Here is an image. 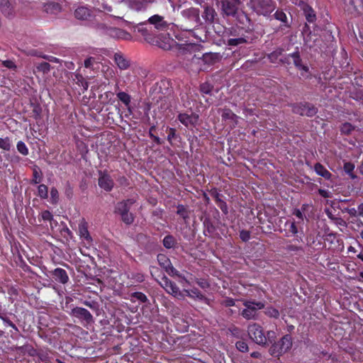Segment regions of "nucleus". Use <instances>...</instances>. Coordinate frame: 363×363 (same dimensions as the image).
Here are the masks:
<instances>
[{
	"label": "nucleus",
	"instance_id": "obj_10",
	"mask_svg": "<svg viewBox=\"0 0 363 363\" xmlns=\"http://www.w3.org/2000/svg\"><path fill=\"white\" fill-rule=\"evenodd\" d=\"M170 31L172 32V35L176 39L186 43L189 42V40L185 39L193 35L192 29H183L182 27L179 28L177 25V28H171Z\"/></svg>",
	"mask_w": 363,
	"mask_h": 363
},
{
	"label": "nucleus",
	"instance_id": "obj_27",
	"mask_svg": "<svg viewBox=\"0 0 363 363\" xmlns=\"http://www.w3.org/2000/svg\"><path fill=\"white\" fill-rule=\"evenodd\" d=\"M289 56H290L291 58L292 59L293 64L297 69H300V67L305 64L303 62L302 58L301 57V54L298 48H296V51L291 54H289Z\"/></svg>",
	"mask_w": 363,
	"mask_h": 363
},
{
	"label": "nucleus",
	"instance_id": "obj_6",
	"mask_svg": "<svg viewBox=\"0 0 363 363\" xmlns=\"http://www.w3.org/2000/svg\"><path fill=\"white\" fill-rule=\"evenodd\" d=\"M125 2L128 7L136 11H144L154 2V0H120Z\"/></svg>",
	"mask_w": 363,
	"mask_h": 363
},
{
	"label": "nucleus",
	"instance_id": "obj_3",
	"mask_svg": "<svg viewBox=\"0 0 363 363\" xmlns=\"http://www.w3.org/2000/svg\"><path fill=\"white\" fill-rule=\"evenodd\" d=\"M284 232L285 237H294L293 241L294 242H303V231L302 230H298L297 223L294 219L288 220L285 222Z\"/></svg>",
	"mask_w": 363,
	"mask_h": 363
},
{
	"label": "nucleus",
	"instance_id": "obj_52",
	"mask_svg": "<svg viewBox=\"0 0 363 363\" xmlns=\"http://www.w3.org/2000/svg\"><path fill=\"white\" fill-rule=\"evenodd\" d=\"M236 347L241 352H246L248 350V346L244 341H238L236 342Z\"/></svg>",
	"mask_w": 363,
	"mask_h": 363
},
{
	"label": "nucleus",
	"instance_id": "obj_4",
	"mask_svg": "<svg viewBox=\"0 0 363 363\" xmlns=\"http://www.w3.org/2000/svg\"><path fill=\"white\" fill-rule=\"evenodd\" d=\"M291 107L294 113L302 116L313 117L318 113V108L309 102L294 103Z\"/></svg>",
	"mask_w": 363,
	"mask_h": 363
},
{
	"label": "nucleus",
	"instance_id": "obj_49",
	"mask_svg": "<svg viewBox=\"0 0 363 363\" xmlns=\"http://www.w3.org/2000/svg\"><path fill=\"white\" fill-rule=\"evenodd\" d=\"M0 318L3 320L4 322V324L5 326H9V327H11L13 330H15L16 331H18V328L16 326L15 324H13L9 318H7L6 317L4 316V315H0Z\"/></svg>",
	"mask_w": 363,
	"mask_h": 363
},
{
	"label": "nucleus",
	"instance_id": "obj_13",
	"mask_svg": "<svg viewBox=\"0 0 363 363\" xmlns=\"http://www.w3.org/2000/svg\"><path fill=\"white\" fill-rule=\"evenodd\" d=\"M157 261L161 267H162L169 274L177 275V271L172 266L170 260L163 254L157 255Z\"/></svg>",
	"mask_w": 363,
	"mask_h": 363
},
{
	"label": "nucleus",
	"instance_id": "obj_64",
	"mask_svg": "<svg viewBox=\"0 0 363 363\" xmlns=\"http://www.w3.org/2000/svg\"><path fill=\"white\" fill-rule=\"evenodd\" d=\"M357 215L363 218V203L357 206Z\"/></svg>",
	"mask_w": 363,
	"mask_h": 363
},
{
	"label": "nucleus",
	"instance_id": "obj_54",
	"mask_svg": "<svg viewBox=\"0 0 363 363\" xmlns=\"http://www.w3.org/2000/svg\"><path fill=\"white\" fill-rule=\"evenodd\" d=\"M245 42V40L242 38H231L228 40V44L230 45H234V46H236V45H238L242 43Z\"/></svg>",
	"mask_w": 363,
	"mask_h": 363
},
{
	"label": "nucleus",
	"instance_id": "obj_11",
	"mask_svg": "<svg viewBox=\"0 0 363 363\" xmlns=\"http://www.w3.org/2000/svg\"><path fill=\"white\" fill-rule=\"evenodd\" d=\"M113 181L106 173L100 172L99 178V185L101 189L106 191H110L113 187Z\"/></svg>",
	"mask_w": 363,
	"mask_h": 363
},
{
	"label": "nucleus",
	"instance_id": "obj_46",
	"mask_svg": "<svg viewBox=\"0 0 363 363\" xmlns=\"http://www.w3.org/2000/svg\"><path fill=\"white\" fill-rule=\"evenodd\" d=\"M164 246L167 248H171L174 245V239L171 235L165 236L163 240Z\"/></svg>",
	"mask_w": 363,
	"mask_h": 363
},
{
	"label": "nucleus",
	"instance_id": "obj_55",
	"mask_svg": "<svg viewBox=\"0 0 363 363\" xmlns=\"http://www.w3.org/2000/svg\"><path fill=\"white\" fill-rule=\"evenodd\" d=\"M342 211L348 213L352 217L357 216V211L354 208H345Z\"/></svg>",
	"mask_w": 363,
	"mask_h": 363
},
{
	"label": "nucleus",
	"instance_id": "obj_37",
	"mask_svg": "<svg viewBox=\"0 0 363 363\" xmlns=\"http://www.w3.org/2000/svg\"><path fill=\"white\" fill-rule=\"evenodd\" d=\"M158 43V46L160 48H161L163 50H170L174 43V41L172 38L168 37L167 38H165V41H163V42H157Z\"/></svg>",
	"mask_w": 363,
	"mask_h": 363
},
{
	"label": "nucleus",
	"instance_id": "obj_47",
	"mask_svg": "<svg viewBox=\"0 0 363 363\" xmlns=\"http://www.w3.org/2000/svg\"><path fill=\"white\" fill-rule=\"evenodd\" d=\"M59 200V194L56 188L52 187L50 190V201L52 203H57Z\"/></svg>",
	"mask_w": 363,
	"mask_h": 363
},
{
	"label": "nucleus",
	"instance_id": "obj_31",
	"mask_svg": "<svg viewBox=\"0 0 363 363\" xmlns=\"http://www.w3.org/2000/svg\"><path fill=\"white\" fill-rule=\"evenodd\" d=\"M274 17L275 19L282 22L284 23V26L290 27V25L288 23V19L286 13L282 10H277L274 13Z\"/></svg>",
	"mask_w": 363,
	"mask_h": 363
},
{
	"label": "nucleus",
	"instance_id": "obj_59",
	"mask_svg": "<svg viewBox=\"0 0 363 363\" xmlns=\"http://www.w3.org/2000/svg\"><path fill=\"white\" fill-rule=\"evenodd\" d=\"M95 62V59L94 57H89L84 61V67L86 68L92 69L94 67V63Z\"/></svg>",
	"mask_w": 363,
	"mask_h": 363
},
{
	"label": "nucleus",
	"instance_id": "obj_20",
	"mask_svg": "<svg viewBox=\"0 0 363 363\" xmlns=\"http://www.w3.org/2000/svg\"><path fill=\"white\" fill-rule=\"evenodd\" d=\"M315 173L326 180H331L333 174L320 162H317L313 167Z\"/></svg>",
	"mask_w": 363,
	"mask_h": 363
},
{
	"label": "nucleus",
	"instance_id": "obj_22",
	"mask_svg": "<svg viewBox=\"0 0 363 363\" xmlns=\"http://www.w3.org/2000/svg\"><path fill=\"white\" fill-rule=\"evenodd\" d=\"M52 274L55 279L61 284H65L69 281L67 272L62 268H56Z\"/></svg>",
	"mask_w": 363,
	"mask_h": 363
},
{
	"label": "nucleus",
	"instance_id": "obj_57",
	"mask_svg": "<svg viewBox=\"0 0 363 363\" xmlns=\"http://www.w3.org/2000/svg\"><path fill=\"white\" fill-rule=\"evenodd\" d=\"M2 65L10 69H16V65L12 60H4L2 61Z\"/></svg>",
	"mask_w": 363,
	"mask_h": 363
},
{
	"label": "nucleus",
	"instance_id": "obj_44",
	"mask_svg": "<svg viewBox=\"0 0 363 363\" xmlns=\"http://www.w3.org/2000/svg\"><path fill=\"white\" fill-rule=\"evenodd\" d=\"M11 147V143L9 138H0V148L9 151Z\"/></svg>",
	"mask_w": 363,
	"mask_h": 363
},
{
	"label": "nucleus",
	"instance_id": "obj_53",
	"mask_svg": "<svg viewBox=\"0 0 363 363\" xmlns=\"http://www.w3.org/2000/svg\"><path fill=\"white\" fill-rule=\"evenodd\" d=\"M250 246H251V251L256 247L257 248L258 251H260L259 254H262V252L264 251V247H263L264 245L262 244L259 243V242H255V241L251 242Z\"/></svg>",
	"mask_w": 363,
	"mask_h": 363
},
{
	"label": "nucleus",
	"instance_id": "obj_26",
	"mask_svg": "<svg viewBox=\"0 0 363 363\" xmlns=\"http://www.w3.org/2000/svg\"><path fill=\"white\" fill-rule=\"evenodd\" d=\"M101 72L104 78L107 80L112 79L116 77V72L114 69L108 64H102Z\"/></svg>",
	"mask_w": 363,
	"mask_h": 363
},
{
	"label": "nucleus",
	"instance_id": "obj_36",
	"mask_svg": "<svg viewBox=\"0 0 363 363\" xmlns=\"http://www.w3.org/2000/svg\"><path fill=\"white\" fill-rule=\"evenodd\" d=\"M340 130L341 134L348 135L351 134V133L354 130V126L352 125L350 123L345 122L342 124Z\"/></svg>",
	"mask_w": 363,
	"mask_h": 363
},
{
	"label": "nucleus",
	"instance_id": "obj_14",
	"mask_svg": "<svg viewBox=\"0 0 363 363\" xmlns=\"http://www.w3.org/2000/svg\"><path fill=\"white\" fill-rule=\"evenodd\" d=\"M298 5L303 11L306 21L310 23H314L316 21V15L313 8L303 1H301Z\"/></svg>",
	"mask_w": 363,
	"mask_h": 363
},
{
	"label": "nucleus",
	"instance_id": "obj_23",
	"mask_svg": "<svg viewBox=\"0 0 363 363\" xmlns=\"http://www.w3.org/2000/svg\"><path fill=\"white\" fill-rule=\"evenodd\" d=\"M113 59L117 66L121 69H126L130 66L129 61L120 53H115Z\"/></svg>",
	"mask_w": 363,
	"mask_h": 363
},
{
	"label": "nucleus",
	"instance_id": "obj_62",
	"mask_svg": "<svg viewBox=\"0 0 363 363\" xmlns=\"http://www.w3.org/2000/svg\"><path fill=\"white\" fill-rule=\"evenodd\" d=\"M242 240L247 242L250 240V233L248 231L242 230L240 234Z\"/></svg>",
	"mask_w": 363,
	"mask_h": 363
},
{
	"label": "nucleus",
	"instance_id": "obj_29",
	"mask_svg": "<svg viewBox=\"0 0 363 363\" xmlns=\"http://www.w3.org/2000/svg\"><path fill=\"white\" fill-rule=\"evenodd\" d=\"M343 169L345 172L349 175V177L352 179H357V175L354 174V164L350 162H347L344 163Z\"/></svg>",
	"mask_w": 363,
	"mask_h": 363
},
{
	"label": "nucleus",
	"instance_id": "obj_61",
	"mask_svg": "<svg viewBox=\"0 0 363 363\" xmlns=\"http://www.w3.org/2000/svg\"><path fill=\"white\" fill-rule=\"evenodd\" d=\"M318 192L320 196L325 199L331 197V193L328 190L319 189Z\"/></svg>",
	"mask_w": 363,
	"mask_h": 363
},
{
	"label": "nucleus",
	"instance_id": "obj_15",
	"mask_svg": "<svg viewBox=\"0 0 363 363\" xmlns=\"http://www.w3.org/2000/svg\"><path fill=\"white\" fill-rule=\"evenodd\" d=\"M238 0L234 1H224L222 5L223 13L227 16H234L238 10Z\"/></svg>",
	"mask_w": 363,
	"mask_h": 363
},
{
	"label": "nucleus",
	"instance_id": "obj_21",
	"mask_svg": "<svg viewBox=\"0 0 363 363\" xmlns=\"http://www.w3.org/2000/svg\"><path fill=\"white\" fill-rule=\"evenodd\" d=\"M72 80L81 88V91L82 92H84L87 90L89 87V83L84 79L82 74L79 73L72 74Z\"/></svg>",
	"mask_w": 363,
	"mask_h": 363
},
{
	"label": "nucleus",
	"instance_id": "obj_18",
	"mask_svg": "<svg viewBox=\"0 0 363 363\" xmlns=\"http://www.w3.org/2000/svg\"><path fill=\"white\" fill-rule=\"evenodd\" d=\"M109 36L118 39H122L125 40H129L132 38L131 35L127 31L116 28H112L110 30Z\"/></svg>",
	"mask_w": 363,
	"mask_h": 363
},
{
	"label": "nucleus",
	"instance_id": "obj_42",
	"mask_svg": "<svg viewBox=\"0 0 363 363\" xmlns=\"http://www.w3.org/2000/svg\"><path fill=\"white\" fill-rule=\"evenodd\" d=\"M50 69V65L48 62H42L36 65V70L43 74L48 73Z\"/></svg>",
	"mask_w": 363,
	"mask_h": 363
},
{
	"label": "nucleus",
	"instance_id": "obj_51",
	"mask_svg": "<svg viewBox=\"0 0 363 363\" xmlns=\"http://www.w3.org/2000/svg\"><path fill=\"white\" fill-rule=\"evenodd\" d=\"M177 213L179 214L180 216H182L183 218H186L188 217L187 211H186V208L182 205H179L177 206Z\"/></svg>",
	"mask_w": 363,
	"mask_h": 363
},
{
	"label": "nucleus",
	"instance_id": "obj_34",
	"mask_svg": "<svg viewBox=\"0 0 363 363\" xmlns=\"http://www.w3.org/2000/svg\"><path fill=\"white\" fill-rule=\"evenodd\" d=\"M300 72V77L304 79H309L312 77V74L310 71L309 67L307 64H304L300 69H298Z\"/></svg>",
	"mask_w": 363,
	"mask_h": 363
},
{
	"label": "nucleus",
	"instance_id": "obj_17",
	"mask_svg": "<svg viewBox=\"0 0 363 363\" xmlns=\"http://www.w3.org/2000/svg\"><path fill=\"white\" fill-rule=\"evenodd\" d=\"M221 116L223 121L229 124L230 126H234L237 123V116L233 111L228 108L221 110Z\"/></svg>",
	"mask_w": 363,
	"mask_h": 363
},
{
	"label": "nucleus",
	"instance_id": "obj_19",
	"mask_svg": "<svg viewBox=\"0 0 363 363\" xmlns=\"http://www.w3.org/2000/svg\"><path fill=\"white\" fill-rule=\"evenodd\" d=\"M79 233L81 238L84 239L87 244H90L92 241L91 237L89 233L87 223L82 220L79 224Z\"/></svg>",
	"mask_w": 363,
	"mask_h": 363
},
{
	"label": "nucleus",
	"instance_id": "obj_58",
	"mask_svg": "<svg viewBox=\"0 0 363 363\" xmlns=\"http://www.w3.org/2000/svg\"><path fill=\"white\" fill-rule=\"evenodd\" d=\"M42 218L44 220H52L53 216L49 211H44L41 213Z\"/></svg>",
	"mask_w": 363,
	"mask_h": 363
},
{
	"label": "nucleus",
	"instance_id": "obj_30",
	"mask_svg": "<svg viewBox=\"0 0 363 363\" xmlns=\"http://www.w3.org/2000/svg\"><path fill=\"white\" fill-rule=\"evenodd\" d=\"M264 1H265V7L264 8H262L261 10H259V9H257L256 8H255V4L253 3V1L251 0V9H253L254 11H255L257 13H259V14H263V15H266L271 9H272V6H271V0H263Z\"/></svg>",
	"mask_w": 363,
	"mask_h": 363
},
{
	"label": "nucleus",
	"instance_id": "obj_33",
	"mask_svg": "<svg viewBox=\"0 0 363 363\" xmlns=\"http://www.w3.org/2000/svg\"><path fill=\"white\" fill-rule=\"evenodd\" d=\"M0 8L6 16L12 14V8L9 0H0Z\"/></svg>",
	"mask_w": 363,
	"mask_h": 363
},
{
	"label": "nucleus",
	"instance_id": "obj_25",
	"mask_svg": "<svg viewBox=\"0 0 363 363\" xmlns=\"http://www.w3.org/2000/svg\"><path fill=\"white\" fill-rule=\"evenodd\" d=\"M284 49L278 48L271 53L268 54L267 57L270 62L274 64L280 63L281 58L282 57Z\"/></svg>",
	"mask_w": 363,
	"mask_h": 363
},
{
	"label": "nucleus",
	"instance_id": "obj_16",
	"mask_svg": "<svg viewBox=\"0 0 363 363\" xmlns=\"http://www.w3.org/2000/svg\"><path fill=\"white\" fill-rule=\"evenodd\" d=\"M91 10L86 6H79L74 11V16L80 21H87L91 17Z\"/></svg>",
	"mask_w": 363,
	"mask_h": 363
},
{
	"label": "nucleus",
	"instance_id": "obj_5",
	"mask_svg": "<svg viewBox=\"0 0 363 363\" xmlns=\"http://www.w3.org/2000/svg\"><path fill=\"white\" fill-rule=\"evenodd\" d=\"M149 24L152 25L157 30H166L171 28H177V25L173 23H168L162 16L155 14L147 20Z\"/></svg>",
	"mask_w": 363,
	"mask_h": 363
},
{
	"label": "nucleus",
	"instance_id": "obj_24",
	"mask_svg": "<svg viewBox=\"0 0 363 363\" xmlns=\"http://www.w3.org/2000/svg\"><path fill=\"white\" fill-rule=\"evenodd\" d=\"M293 244L291 241H288L287 244L285 247V250L286 252L292 253L296 255H300L301 254L304 252V249L302 246L297 245V242H294Z\"/></svg>",
	"mask_w": 363,
	"mask_h": 363
},
{
	"label": "nucleus",
	"instance_id": "obj_43",
	"mask_svg": "<svg viewBox=\"0 0 363 363\" xmlns=\"http://www.w3.org/2000/svg\"><path fill=\"white\" fill-rule=\"evenodd\" d=\"M38 195L41 199H47L48 196V189L45 184H40L38 188Z\"/></svg>",
	"mask_w": 363,
	"mask_h": 363
},
{
	"label": "nucleus",
	"instance_id": "obj_9",
	"mask_svg": "<svg viewBox=\"0 0 363 363\" xmlns=\"http://www.w3.org/2000/svg\"><path fill=\"white\" fill-rule=\"evenodd\" d=\"M162 281L163 283L162 284V286L167 293L171 294L176 297L183 296V294L179 291V289L176 284L169 280L167 277H164L162 279Z\"/></svg>",
	"mask_w": 363,
	"mask_h": 363
},
{
	"label": "nucleus",
	"instance_id": "obj_8",
	"mask_svg": "<svg viewBox=\"0 0 363 363\" xmlns=\"http://www.w3.org/2000/svg\"><path fill=\"white\" fill-rule=\"evenodd\" d=\"M182 17L193 25H197L199 22V10L196 8H189L182 11Z\"/></svg>",
	"mask_w": 363,
	"mask_h": 363
},
{
	"label": "nucleus",
	"instance_id": "obj_40",
	"mask_svg": "<svg viewBox=\"0 0 363 363\" xmlns=\"http://www.w3.org/2000/svg\"><path fill=\"white\" fill-rule=\"evenodd\" d=\"M264 313L267 316L274 318H279L280 315L279 310L272 306L267 307Z\"/></svg>",
	"mask_w": 363,
	"mask_h": 363
},
{
	"label": "nucleus",
	"instance_id": "obj_2",
	"mask_svg": "<svg viewBox=\"0 0 363 363\" xmlns=\"http://www.w3.org/2000/svg\"><path fill=\"white\" fill-rule=\"evenodd\" d=\"M292 337L290 335H285L279 341L274 342L269 348V354L279 357L291 349Z\"/></svg>",
	"mask_w": 363,
	"mask_h": 363
},
{
	"label": "nucleus",
	"instance_id": "obj_32",
	"mask_svg": "<svg viewBox=\"0 0 363 363\" xmlns=\"http://www.w3.org/2000/svg\"><path fill=\"white\" fill-rule=\"evenodd\" d=\"M94 29L101 34L109 35L111 27L106 26L104 23H97L94 25Z\"/></svg>",
	"mask_w": 363,
	"mask_h": 363
},
{
	"label": "nucleus",
	"instance_id": "obj_50",
	"mask_svg": "<svg viewBox=\"0 0 363 363\" xmlns=\"http://www.w3.org/2000/svg\"><path fill=\"white\" fill-rule=\"evenodd\" d=\"M264 307V303L262 301H251V313L256 309H262Z\"/></svg>",
	"mask_w": 363,
	"mask_h": 363
},
{
	"label": "nucleus",
	"instance_id": "obj_35",
	"mask_svg": "<svg viewBox=\"0 0 363 363\" xmlns=\"http://www.w3.org/2000/svg\"><path fill=\"white\" fill-rule=\"evenodd\" d=\"M184 293L186 296L193 298L202 299L203 298V296L197 289H193L190 290L184 289Z\"/></svg>",
	"mask_w": 363,
	"mask_h": 363
},
{
	"label": "nucleus",
	"instance_id": "obj_63",
	"mask_svg": "<svg viewBox=\"0 0 363 363\" xmlns=\"http://www.w3.org/2000/svg\"><path fill=\"white\" fill-rule=\"evenodd\" d=\"M293 214L296 216L298 218L301 220H303V214L300 209L296 208L294 209Z\"/></svg>",
	"mask_w": 363,
	"mask_h": 363
},
{
	"label": "nucleus",
	"instance_id": "obj_7",
	"mask_svg": "<svg viewBox=\"0 0 363 363\" xmlns=\"http://www.w3.org/2000/svg\"><path fill=\"white\" fill-rule=\"evenodd\" d=\"M70 315L86 323H90L93 321L92 315L88 310L84 308L75 307L72 308Z\"/></svg>",
	"mask_w": 363,
	"mask_h": 363
},
{
	"label": "nucleus",
	"instance_id": "obj_45",
	"mask_svg": "<svg viewBox=\"0 0 363 363\" xmlns=\"http://www.w3.org/2000/svg\"><path fill=\"white\" fill-rule=\"evenodd\" d=\"M18 151L23 155L26 156L28 155V149L26 145L23 141H18L16 145Z\"/></svg>",
	"mask_w": 363,
	"mask_h": 363
},
{
	"label": "nucleus",
	"instance_id": "obj_1",
	"mask_svg": "<svg viewBox=\"0 0 363 363\" xmlns=\"http://www.w3.org/2000/svg\"><path fill=\"white\" fill-rule=\"evenodd\" d=\"M251 340L259 345H265L267 342L272 343L274 341L275 333L274 331H268L267 335H265L262 328L257 324H251Z\"/></svg>",
	"mask_w": 363,
	"mask_h": 363
},
{
	"label": "nucleus",
	"instance_id": "obj_60",
	"mask_svg": "<svg viewBox=\"0 0 363 363\" xmlns=\"http://www.w3.org/2000/svg\"><path fill=\"white\" fill-rule=\"evenodd\" d=\"M40 180H41V176H40V172H38V169H35L33 170V183L35 184H39L40 182Z\"/></svg>",
	"mask_w": 363,
	"mask_h": 363
},
{
	"label": "nucleus",
	"instance_id": "obj_56",
	"mask_svg": "<svg viewBox=\"0 0 363 363\" xmlns=\"http://www.w3.org/2000/svg\"><path fill=\"white\" fill-rule=\"evenodd\" d=\"M201 91L203 94H208L211 91V86L208 83H204L201 85Z\"/></svg>",
	"mask_w": 363,
	"mask_h": 363
},
{
	"label": "nucleus",
	"instance_id": "obj_41",
	"mask_svg": "<svg viewBox=\"0 0 363 363\" xmlns=\"http://www.w3.org/2000/svg\"><path fill=\"white\" fill-rule=\"evenodd\" d=\"M135 300H138L142 303H145L147 301V298L142 292H134L131 294V301H135Z\"/></svg>",
	"mask_w": 363,
	"mask_h": 363
},
{
	"label": "nucleus",
	"instance_id": "obj_48",
	"mask_svg": "<svg viewBox=\"0 0 363 363\" xmlns=\"http://www.w3.org/2000/svg\"><path fill=\"white\" fill-rule=\"evenodd\" d=\"M121 218L123 222H125L126 224H130L133 222V216L131 213H129L128 212H125L124 213L121 214Z\"/></svg>",
	"mask_w": 363,
	"mask_h": 363
},
{
	"label": "nucleus",
	"instance_id": "obj_38",
	"mask_svg": "<svg viewBox=\"0 0 363 363\" xmlns=\"http://www.w3.org/2000/svg\"><path fill=\"white\" fill-rule=\"evenodd\" d=\"M118 99L123 102L125 106L130 105L131 97L129 94L124 91H120L117 93Z\"/></svg>",
	"mask_w": 363,
	"mask_h": 363
},
{
	"label": "nucleus",
	"instance_id": "obj_39",
	"mask_svg": "<svg viewBox=\"0 0 363 363\" xmlns=\"http://www.w3.org/2000/svg\"><path fill=\"white\" fill-rule=\"evenodd\" d=\"M147 26V22L140 23L134 26V30L141 33L144 36H147L148 34Z\"/></svg>",
	"mask_w": 363,
	"mask_h": 363
},
{
	"label": "nucleus",
	"instance_id": "obj_12",
	"mask_svg": "<svg viewBox=\"0 0 363 363\" xmlns=\"http://www.w3.org/2000/svg\"><path fill=\"white\" fill-rule=\"evenodd\" d=\"M178 118L183 125L191 128L196 125L199 116L196 114L180 113Z\"/></svg>",
	"mask_w": 363,
	"mask_h": 363
},
{
	"label": "nucleus",
	"instance_id": "obj_28",
	"mask_svg": "<svg viewBox=\"0 0 363 363\" xmlns=\"http://www.w3.org/2000/svg\"><path fill=\"white\" fill-rule=\"evenodd\" d=\"M134 200L128 199L117 203L116 211L121 215L129 211L130 206L134 203Z\"/></svg>",
	"mask_w": 363,
	"mask_h": 363
}]
</instances>
